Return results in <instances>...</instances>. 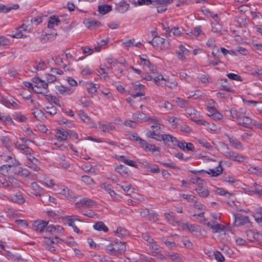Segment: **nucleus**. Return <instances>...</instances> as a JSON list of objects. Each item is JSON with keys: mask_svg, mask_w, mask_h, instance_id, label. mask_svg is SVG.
<instances>
[{"mask_svg": "<svg viewBox=\"0 0 262 262\" xmlns=\"http://www.w3.org/2000/svg\"><path fill=\"white\" fill-rule=\"evenodd\" d=\"M105 250L107 253L112 255L121 254L126 250L125 243L114 241L106 246Z\"/></svg>", "mask_w": 262, "mask_h": 262, "instance_id": "nucleus-1", "label": "nucleus"}, {"mask_svg": "<svg viewBox=\"0 0 262 262\" xmlns=\"http://www.w3.org/2000/svg\"><path fill=\"white\" fill-rule=\"evenodd\" d=\"M223 147L227 150L224 152V155L230 160L240 162L245 159V158L240 154L232 151H228V146L227 144L223 143Z\"/></svg>", "mask_w": 262, "mask_h": 262, "instance_id": "nucleus-2", "label": "nucleus"}, {"mask_svg": "<svg viewBox=\"0 0 262 262\" xmlns=\"http://www.w3.org/2000/svg\"><path fill=\"white\" fill-rule=\"evenodd\" d=\"M133 119L140 120L144 121H150V122H159V120L158 118L155 116L149 117L147 116L145 113L142 112H137L133 115Z\"/></svg>", "mask_w": 262, "mask_h": 262, "instance_id": "nucleus-3", "label": "nucleus"}, {"mask_svg": "<svg viewBox=\"0 0 262 262\" xmlns=\"http://www.w3.org/2000/svg\"><path fill=\"white\" fill-rule=\"evenodd\" d=\"M163 139L162 140L163 141L164 144L168 147L174 148L178 144L177 139L171 135L164 134L163 135Z\"/></svg>", "mask_w": 262, "mask_h": 262, "instance_id": "nucleus-4", "label": "nucleus"}, {"mask_svg": "<svg viewBox=\"0 0 262 262\" xmlns=\"http://www.w3.org/2000/svg\"><path fill=\"white\" fill-rule=\"evenodd\" d=\"M234 224L236 226L245 225L250 223L249 217L240 213H237L234 215Z\"/></svg>", "mask_w": 262, "mask_h": 262, "instance_id": "nucleus-5", "label": "nucleus"}, {"mask_svg": "<svg viewBox=\"0 0 262 262\" xmlns=\"http://www.w3.org/2000/svg\"><path fill=\"white\" fill-rule=\"evenodd\" d=\"M13 173L15 175H17L23 178H26L30 174L29 171L22 167H16L13 169Z\"/></svg>", "mask_w": 262, "mask_h": 262, "instance_id": "nucleus-6", "label": "nucleus"}, {"mask_svg": "<svg viewBox=\"0 0 262 262\" xmlns=\"http://www.w3.org/2000/svg\"><path fill=\"white\" fill-rule=\"evenodd\" d=\"M76 204L79 205L80 207H92L95 205V203L94 201L89 198H84L80 200L79 201H77L76 203Z\"/></svg>", "mask_w": 262, "mask_h": 262, "instance_id": "nucleus-7", "label": "nucleus"}, {"mask_svg": "<svg viewBox=\"0 0 262 262\" xmlns=\"http://www.w3.org/2000/svg\"><path fill=\"white\" fill-rule=\"evenodd\" d=\"M237 123L245 127H249V126L252 124V120L250 117L246 116L245 113H244L243 115L241 117Z\"/></svg>", "mask_w": 262, "mask_h": 262, "instance_id": "nucleus-8", "label": "nucleus"}, {"mask_svg": "<svg viewBox=\"0 0 262 262\" xmlns=\"http://www.w3.org/2000/svg\"><path fill=\"white\" fill-rule=\"evenodd\" d=\"M137 140H139V143L140 144L141 146L144 148L145 150H151L152 151H155L157 150V149L155 147V145L154 144H149L146 141L144 140H142L141 138L139 137H136Z\"/></svg>", "mask_w": 262, "mask_h": 262, "instance_id": "nucleus-9", "label": "nucleus"}, {"mask_svg": "<svg viewBox=\"0 0 262 262\" xmlns=\"http://www.w3.org/2000/svg\"><path fill=\"white\" fill-rule=\"evenodd\" d=\"M49 224V222L44 221H35L34 223L35 230L39 231V232H42L45 231V227Z\"/></svg>", "mask_w": 262, "mask_h": 262, "instance_id": "nucleus-10", "label": "nucleus"}, {"mask_svg": "<svg viewBox=\"0 0 262 262\" xmlns=\"http://www.w3.org/2000/svg\"><path fill=\"white\" fill-rule=\"evenodd\" d=\"M56 89L60 94L64 95H70L73 92V90L70 86H64L62 85L56 86Z\"/></svg>", "mask_w": 262, "mask_h": 262, "instance_id": "nucleus-11", "label": "nucleus"}, {"mask_svg": "<svg viewBox=\"0 0 262 262\" xmlns=\"http://www.w3.org/2000/svg\"><path fill=\"white\" fill-rule=\"evenodd\" d=\"M8 181H9L10 188L9 190H11L14 188H19L21 186V182L18 181L16 178L14 177L13 176H10L8 177Z\"/></svg>", "mask_w": 262, "mask_h": 262, "instance_id": "nucleus-12", "label": "nucleus"}, {"mask_svg": "<svg viewBox=\"0 0 262 262\" xmlns=\"http://www.w3.org/2000/svg\"><path fill=\"white\" fill-rule=\"evenodd\" d=\"M146 56L145 55H142L140 56V60L143 65L147 66L149 70L152 72L156 70L155 66L149 61V60L146 58Z\"/></svg>", "mask_w": 262, "mask_h": 262, "instance_id": "nucleus-13", "label": "nucleus"}, {"mask_svg": "<svg viewBox=\"0 0 262 262\" xmlns=\"http://www.w3.org/2000/svg\"><path fill=\"white\" fill-rule=\"evenodd\" d=\"M129 4L126 2L123 1L120 2L118 5L116 9L120 13H124L126 12L129 8Z\"/></svg>", "mask_w": 262, "mask_h": 262, "instance_id": "nucleus-14", "label": "nucleus"}, {"mask_svg": "<svg viewBox=\"0 0 262 262\" xmlns=\"http://www.w3.org/2000/svg\"><path fill=\"white\" fill-rule=\"evenodd\" d=\"M33 83L35 84L34 86L42 88L45 90L47 89L48 84L45 81L42 80L38 77H34L32 79Z\"/></svg>", "mask_w": 262, "mask_h": 262, "instance_id": "nucleus-15", "label": "nucleus"}, {"mask_svg": "<svg viewBox=\"0 0 262 262\" xmlns=\"http://www.w3.org/2000/svg\"><path fill=\"white\" fill-rule=\"evenodd\" d=\"M222 163V161H221L219 163V165L216 168L214 169H210V172H206L209 174H211V176L212 177H217L219 176L221 173H222L223 171V168L221 166V164Z\"/></svg>", "mask_w": 262, "mask_h": 262, "instance_id": "nucleus-16", "label": "nucleus"}, {"mask_svg": "<svg viewBox=\"0 0 262 262\" xmlns=\"http://www.w3.org/2000/svg\"><path fill=\"white\" fill-rule=\"evenodd\" d=\"M189 51L183 45H180L179 50L177 51L178 57L179 59L182 60L184 58V55H187Z\"/></svg>", "mask_w": 262, "mask_h": 262, "instance_id": "nucleus-17", "label": "nucleus"}, {"mask_svg": "<svg viewBox=\"0 0 262 262\" xmlns=\"http://www.w3.org/2000/svg\"><path fill=\"white\" fill-rule=\"evenodd\" d=\"M93 228L95 230L99 231H102L104 232H106L108 231L107 227L101 221L98 222L96 224H95L93 225Z\"/></svg>", "mask_w": 262, "mask_h": 262, "instance_id": "nucleus-18", "label": "nucleus"}, {"mask_svg": "<svg viewBox=\"0 0 262 262\" xmlns=\"http://www.w3.org/2000/svg\"><path fill=\"white\" fill-rule=\"evenodd\" d=\"M47 15H39L37 16L36 17L34 18L33 19H31L30 20H27V22L29 23L30 21L32 24L34 23L36 26L38 25L40 23H42L45 18L47 17Z\"/></svg>", "mask_w": 262, "mask_h": 262, "instance_id": "nucleus-19", "label": "nucleus"}, {"mask_svg": "<svg viewBox=\"0 0 262 262\" xmlns=\"http://www.w3.org/2000/svg\"><path fill=\"white\" fill-rule=\"evenodd\" d=\"M231 116L233 119H236L237 122L239 121L241 116H242L244 113L237 111L234 108H232L230 111Z\"/></svg>", "mask_w": 262, "mask_h": 262, "instance_id": "nucleus-20", "label": "nucleus"}, {"mask_svg": "<svg viewBox=\"0 0 262 262\" xmlns=\"http://www.w3.org/2000/svg\"><path fill=\"white\" fill-rule=\"evenodd\" d=\"M227 138L230 144L235 148H238L242 146V144L241 142L238 141L234 137L227 136Z\"/></svg>", "mask_w": 262, "mask_h": 262, "instance_id": "nucleus-21", "label": "nucleus"}, {"mask_svg": "<svg viewBox=\"0 0 262 262\" xmlns=\"http://www.w3.org/2000/svg\"><path fill=\"white\" fill-rule=\"evenodd\" d=\"M112 10V7L108 5H100L98 7V11L100 14L104 15Z\"/></svg>", "mask_w": 262, "mask_h": 262, "instance_id": "nucleus-22", "label": "nucleus"}, {"mask_svg": "<svg viewBox=\"0 0 262 262\" xmlns=\"http://www.w3.org/2000/svg\"><path fill=\"white\" fill-rule=\"evenodd\" d=\"M150 250L151 252L152 255L156 256L158 252L157 251L160 249V246L157 244V243L154 240L151 244L148 245Z\"/></svg>", "mask_w": 262, "mask_h": 262, "instance_id": "nucleus-23", "label": "nucleus"}, {"mask_svg": "<svg viewBox=\"0 0 262 262\" xmlns=\"http://www.w3.org/2000/svg\"><path fill=\"white\" fill-rule=\"evenodd\" d=\"M146 136L148 138L156 139L157 141H162V139H163V135L156 134L155 131H148L146 133Z\"/></svg>", "mask_w": 262, "mask_h": 262, "instance_id": "nucleus-24", "label": "nucleus"}, {"mask_svg": "<svg viewBox=\"0 0 262 262\" xmlns=\"http://www.w3.org/2000/svg\"><path fill=\"white\" fill-rule=\"evenodd\" d=\"M115 171L124 176L128 174L129 170L127 167L121 164L115 168Z\"/></svg>", "mask_w": 262, "mask_h": 262, "instance_id": "nucleus-25", "label": "nucleus"}, {"mask_svg": "<svg viewBox=\"0 0 262 262\" xmlns=\"http://www.w3.org/2000/svg\"><path fill=\"white\" fill-rule=\"evenodd\" d=\"M57 135L58 139L59 140H60L61 141H64L67 139L69 133L63 128H61L58 130Z\"/></svg>", "mask_w": 262, "mask_h": 262, "instance_id": "nucleus-26", "label": "nucleus"}, {"mask_svg": "<svg viewBox=\"0 0 262 262\" xmlns=\"http://www.w3.org/2000/svg\"><path fill=\"white\" fill-rule=\"evenodd\" d=\"M60 20L55 15L51 16L48 21V27L49 28H53L54 25L57 26Z\"/></svg>", "mask_w": 262, "mask_h": 262, "instance_id": "nucleus-27", "label": "nucleus"}, {"mask_svg": "<svg viewBox=\"0 0 262 262\" xmlns=\"http://www.w3.org/2000/svg\"><path fill=\"white\" fill-rule=\"evenodd\" d=\"M211 229L214 233L220 232L225 230V227L224 225L219 224L214 221L213 226L211 227Z\"/></svg>", "mask_w": 262, "mask_h": 262, "instance_id": "nucleus-28", "label": "nucleus"}, {"mask_svg": "<svg viewBox=\"0 0 262 262\" xmlns=\"http://www.w3.org/2000/svg\"><path fill=\"white\" fill-rule=\"evenodd\" d=\"M101 187L104 189L111 196H113L116 194V193L112 190V186L111 184L107 183H102L101 185Z\"/></svg>", "mask_w": 262, "mask_h": 262, "instance_id": "nucleus-29", "label": "nucleus"}, {"mask_svg": "<svg viewBox=\"0 0 262 262\" xmlns=\"http://www.w3.org/2000/svg\"><path fill=\"white\" fill-rule=\"evenodd\" d=\"M19 8L18 4L13 5L12 7H7L3 5H0V12L7 13L12 9H17Z\"/></svg>", "mask_w": 262, "mask_h": 262, "instance_id": "nucleus-30", "label": "nucleus"}, {"mask_svg": "<svg viewBox=\"0 0 262 262\" xmlns=\"http://www.w3.org/2000/svg\"><path fill=\"white\" fill-rule=\"evenodd\" d=\"M195 190L199 195L203 198H206L209 194V191L202 186H199Z\"/></svg>", "mask_w": 262, "mask_h": 262, "instance_id": "nucleus-31", "label": "nucleus"}, {"mask_svg": "<svg viewBox=\"0 0 262 262\" xmlns=\"http://www.w3.org/2000/svg\"><path fill=\"white\" fill-rule=\"evenodd\" d=\"M130 2H131L133 4H134L135 6L137 5L142 6V5H153V0H138L137 2L134 1L132 2L129 0Z\"/></svg>", "mask_w": 262, "mask_h": 262, "instance_id": "nucleus-32", "label": "nucleus"}, {"mask_svg": "<svg viewBox=\"0 0 262 262\" xmlns=\"http://www.w3.org/2000/svg\"><path fill=\"white\" fill-rule=\"evenodd\" d=\"M11 200L14 203L18 204H23L25 202V199L21 194H16L11 196Z\"/></svg>", "mask_w": 262, "mask_h": 262, "instance_id": "nucleus-33", "label": "nucleus"}, {"mask_svg": "<svg viewBox=\"0 0 262 262\" xmlns=\"http://www.w3.org/2000/svg\"><path fill=\"white\" fill-rule=\"evenodd\" d=\"M167 255L169 256L173 262H183L182 258L178 253L169 252L167 254Z\"/></svg>", "mask_w": 262, "mask_h": 262, "instance_id": "nucleus-34", "label": "nucleus"}, {"mask_svg": "<svg viewBox=\"0 0 262 262\" xmlns=\"http://www.w3.org/2000/svg\"><path fill=\"white\" fill-rule=\"evenodd\" d=\"M156 38L161 49L168 48L169 42L164 38H161L159 36L157 37Z\"/></svg>", "mask_w": 262, "mask_h": 262, "instance_id": "nucleus-35", "label": "nucleus"}, {"mask_svg": "<svg viewBox=\"0 0 262 262\" xmlns=\"http://www.w3.org/2000/svg\"><path fill=\"white\" fill-rule=\"evenodd\" d=\"M117 235L120 238H123L128 235V232L126 229L121 227L118 228L115 232Z\"/></svg>", "mask_w": 262, "mask_h": 262, "instance_id": "nucleus-36", "label": "nucleus"}, {"mask_svg": "<svg viewBox=\"0 0 262 262\" xmlns=\"http://www.w3.org/2000/svg\"><path fill=\"white\" fill-rule=\"evenodd\" d=\"M172 2L173 0H153V6H167Z\"/></svg>", "mask_w": 262, "mask_h": 262, "instance_id": "nucleus-37", "label": "nucleus"}, {"mask_svg": "<svg viewBox=\"0 0 262 262\" xmlns=\"http://www.w3.org/2000/svg\"><path fill=\"white\" fill-rule=\"evenodd\" d=\"M120 159L125 164L129 165L130 166H133L134 167H136V162L133 160H129L128 159L126 158V157L124 156H120Z\"/></svg>", "mask_w": 262, "mask_h": 262, "instance_id": "nucleus-38", "label": "nucleus"}, {"mask_svg": "<svg viewBox=\"0 0 262 262\" xmlns=\"http://www.w3.org/2000/svg\"><path fill=\"white\" fill-rule=\"evenodd\" d=\"M54 34L56 35L57 33H54V32L51 33H46L45 34H42L40 36V40L42 43H46V42H47L48 41H49L50 40V39L51 38V36H54Z\"/></svg>", "mask_w": 262, "mask_h": 262, "instance_id": "nucleus-39", "label": "nucleus"}, {"mask_svg": "<svg viewBox=\"0 0 262 262\" xmlns=\"http://www.w3.org/2000/svg\"><path fill=\"white\" fill-rule=\"evenodd\" d=\"M12 167L11 164L3 165L0 167L1 173L4 176H6L8 173L10 168Z\"/></svg>", "mask_w": 262, "mask_h": 262, "instance_id": "nucleus-40", "label": "nucleus"}, {"mask_svg": "<svg viewBox=\"0 0 262 262\" xmlns=\"http://www.w3.org/2000/svg\"><path fill=\"white\" fill-rule=\"evenodd\" d=\"M99 127L102 131L104 132L113 130L114 128V126L110 123L105 124H100Z\"/></svg>", "mask_w": 262, "mask_h": 262, "instance_id": "nucleus-41", "label": "nucleus"}, {"mask_svg": "<svg viewBox=\"0 0 262 262\" xmlns=\"http://www.w3.org/2000/svg\"><path fill=\"white\" fill-rule=\"evenodd\" d=\"M46 111L51 116L54 115L57 113L56 108L52 104H50L49 106L46 107Z\"/></svg>", "mask_w": 262, "mask_h": 262, "instance_id": "nucleus-42", "label": "nucleus"}, {"mask_svg": "<svg viewBox=\"0 0 262 262\" xmlns=\"http://www.w3.org/2000/svg\"><path fill=\"white\" fill-rule=\"evenodd\" d=\"M154 81L157 85L163 86L164 83L165 82L166 80L163 78L162 75H160L154 79Z\"/></svg>", "mask_w": 262, "mask_h": 262, "instance_id": "nucleus-43", "label": "nucleus"}, {"mask_svg": "<svg viewBox=\"0 0 262 262\" xmlns=\"http://www.w3.org/2000/svg\"><path fill=\"white\" fill-rule=\"evenodd\" d=\"M13 38H23L27 36L26 35L23 33V30L19 27L16 29V32L14 34L11 35Z\"/></svg>", "mask_w": 262, "mask_h": 262, "instance_id": "nucleus-44", "label": "nucleus"}, {"mask_svg": "<svg viewBox=\"0 0 262 262\" xmlns=\"http://www.w3.org/2000/svg\"><path fill=\"white\" fill-rule=\"evenodd\" d=\"M118 185L123 190L126 192V193L128 195L130 194V193H128L130 189L131 188L132 185L130 184H126L125 182H123L122 184H118Z\"/></svg>", "mask_w": 262, "mask_h": 262, "instance_id": "nucleus-45", "label": "nucleus"}, {"mask_svg": "<svg viewBox=\"0 0 262 262\" xmlns=\"http://www.w3.org/2000/svg\"><path fill=\"white\" fill-rule=\"evenodd\" d=\"M36 63H37L36 67H34V68L35 69V71L43 70L47 67L45 62L41 60H40V61H39L38 62H37L36 61Z\"/></svg>", "mask_w": 262, "mask_h": 262, "instance_id": "nucleus-46", "label": "nucleus"}, {"mask_svg": "<svg viewBox=\"0 0 262 262\" xmlns=\"http://www.w3.org/2000/svg\"><path fill=\"white\" fill-rule=\"evenodd\" d=\"M32 114L37 120H39L43 116V113L39 109L32 110Z\"/></svg>", "mask_w": 262, "mask_h": 262, "instance_id": "nucleus-47", "label": "nucleus"}, {"mask_svg": "<svg viewBox=\"0 0 262 262\" xmlns=\"http://www.w3.org/2000/svg\"><path fill=\"white\" fill-rule=\"evenodd\" d=\"M3 102L8 107L10 108L11 106L14 108H17L18 107V105L17 103L12 101L11 102L9 100H7L6 99H4Z\"/></svg>", "mask_w": 262, "mask_h": 262, "instance_id": "nucleus-48", "label": "nucleus"}, {"mask_svg": "<svg viewBox=\"0 0 262 262\" xmlns=\"http://www.w3.org/2000/svg\"><path fill=\"white\" fill-rule=\"evenodd\" d=\"M5 161L7 162L10 163L11 164V165H12V166H17L19 164V162L16 161L15 159H14L12 156H6Z\"/></svg>", "mask_w": 262, "mask_h": 262, "instance_id": "nucleus-49", "label": "nucleus"}, {"mask_svg": "<svg viewBox=\"0 0 262 262\" xmlns=\"http://www.w3.org/2000/svg\"><path fill=\"white\" fill-rule=\"evenodd\" d=\"M213 255L214 256L215 259L217 262H224L225 260L224 257L220 252H214Z\"/></svg>", "mask_w": 262, "mask_h": 262, "instance_id": "nucleus-50", "label": "nucleus"}, {"mask_svg": "<svg viewBox=\"0 0 262 262\" xmlns=\"http://www.w3.org/2000/svg\"><path fill=\"white\" fill-rule=\"evenodd\" d=\"M14 119L19 121L20 122H25L27 118L25 117L20 113H16L13 115Z\"/></svg>", "mask_w": 262, "mask_h": 262, "instance_id": "nucleus-51", "label": "nucleus"}, {"mask_svg": "<svg viewBox=\"0 0 262 262\" xmlns=\"http://www.w3.org/2000/svg\"><path fill=\"white\" fill-rule=\"evenodd\" d=\"M31 188L32 189L35 191V195H39L41 188L39 187L38 184L36 182H33L31 183Z\"/></svg>", "mask_w": 262, "mask_h": 262, "instance_id": "nucleus-52", "label": "nucleus"}, {"mask_svg": "<svg viewBox=\"0 0 262 262\" xmlns=\"http://www.w3.org/2000/svg\"><path fill=\"white\" fill-rule=\"evenodd\" d=\"M142 237L145 241L147 243V245L148 246L150 244H151L152 241L154 240L150 235L146 233L142 234Z\"/></svg>", "mask_w": 262, "mask_h": 262, "instance_id": "nucleus-53", "label": "nucleus"}, {"mask_svg": "<svg viewBox=\"0 0 262 262\" xmlns=\"http://www.w3.org/2000/svg\"><path fill=\"white\" fill-rule=\"evenodd\" d=\"M227 76L229 79L234 80L236 81H242L243 80L240 75L234 74V73H228L227 74Z\"/></svg>", "mask_w": 262, "mask_h": 262, "instance_id": "nucleus-54", "label": "nucleus"}, {"mask_svg": "<svg viewBox=\"0 0 262 262\" xmlns=\"http://www.w3.org/2000/svg\"><path fill=\"white\" fill-rule=\"evenodd\" d=\"M198 142L201 144L203 147L208 149H212V146L211 144L208 143L206 140L204 139H199L198 140Z\"/></svg>", "mask_w": 262, "mask_h": 262, "instance_id": "nucleus-55", "label": "nucleus"}, {"mask_svg": "<svg viewBox=\"0 0 262 262\" xmlns=\"http://www.w3.org/2000/svg\"><path fill=\"white\" fill-rule=\"evenodd\" d=\"M163 26V28L164 30H165V36L166 37H170L171 34L170 33L171 32V29H170L167 25L166 23H163L162 24Z\"/></svg>", "mask_w": 262, "mask_h": 262, "instance_id": "nucleus-56", "label": "nucleus"}, {"mask_svg": "<svg viewBox=\"0 0 262 262\" xmlns=\"http://www.w3.org/2000/svg\"><path fill=\"white\" fill-rule=\"evenodd\" d=\"M158 216L159 215L157 213L154 212H150L147 219L150 221L155 222L159 220Z\"/></svg>", "mask_w": 262, "mask_h": 262, "instance_id": "nucleus-57", "label": "nucleus"}, {"mask_svg": "<svg viewBox=\"0 0 262 262\" xmlns=\"http://www.w3.org/2000/svg\"><path fill=\"white\" fill-rule=\"evenodd\" d=\"M191 181L193 184H197L199 185H203L205 183V181L201 179L200 177L192 178L191 179Z\"/></svg>", "mask_w": 262, "mask_h": 262, "instance_id": "nucleus-58", "label": "nucleus"}, {"mask_svg": "<svg viewBox=\"0 0 262 262\" xmlns=\"http://www.w3.org/2000/svg\"><path fill=\"white\" fill-rule=\"evenodd\" d=\"M180 196L190 202H194L195 199V196L192 194H181Z\"/></svg>", "mask_w": 262, "mask_h": 262, "instance_id": "nucleus-59", "label": "nucleus"}, {"mask_svg": "<svg viewBox=\"0 0 262 262\" xmlns=\"http://www.w3.org/2000/svg\"><path fill=\"white\" fill-rule=\"evenodd\" d=\"M140 258L144 261V262H157L154 258L145 255V254H141Z\"/></svg>", "mask_w": 262, "mask_h": 262, "instance_id": "nucleus-60", "label": "nucleus"}, {"mask_svg": "<svg viewBox=\"0 0 262 262\" xmlns=\"http://www.w3.org/2000/svg\"><path fill=\"white\" fill-rule=\"evenodd\" d=\"M81 180L87 184H92L94 183L93 180L90 176H83L81 177Z\"/></svg>", "mask_w": 262, "mask_h": 262, "instance_id": "nucleus-61", "label": "nucleus"}, {"mask_svg": "<svg viewBox=\"0 0 262 262\" xmlns=\"http://www.w3.org/2000/svg\"><path fill=\"white\" fill-rule=\"evenodd\" d=\"M19 150L23 153L26 154H30L32 151V149L29 147L28 146H27V145H23V146H21V147L20 148Z\"/></svg>", "mask_w": 262, "mask_h": 262, "instance_id": "nucleus-62", "label": "nucleus"}, {"mask_svg": "<svg viewBox=\"0 0 262 262\" xmlns=\"http://www.w3.org/2000/svg\"><path fill=\"white\" fill-rule=\"evenodd\" d=\"M182 242L185 247L188 249H192L193 244L190 241L186 238H185L183 239Z\"/></svg>", "mask_w": 262, "mask_h": 262, "instance_id": "nucleus-63", "label": "nucleus"}, {"mask_svg": "<svg viewBox=\"0 0 262 262\" xmlns=\"http://www.w3.org/2000/svg\"><path fill=\"white\" fill-rule=\"evenodd\" d=\"M253 217L257 223L262 227V213L256 214L253 215Z\"/></svg>", "mask_w": 262, "mask_h": 262, "instance_id": "nucleus-64", "label": "nucleus"}]
</instances>
